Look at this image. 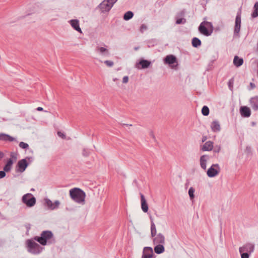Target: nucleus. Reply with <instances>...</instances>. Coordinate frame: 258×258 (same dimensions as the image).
Returning <instances> with one entry per match:
<instances>
[{"instance_id":"nucleus-36","label":"nucleus","mask_w":258,"mask_h":258,"mask_svg":"<svg viewBox=\"0 0 258 258\" xmlns=\"http://www.w3.org/2000/svg\"><path fill=\"white\" fill-rule=\"evenodd\" d=\"M19 147L22 149H26L29 147V145L28 144H27L26 143L21 142L19 144Z\"/></svg>"},{"instance_id":"nucleus-27","label":"nucleus","mask_w":258,"mask_h":258,"mask_svg":"<svg viewBox=\"0 0 258 258\" xmlns=\"http://www.w3.org/2000/svg\"><path fill=\"white\" fill-rule=\"evenodd\" d=\"M164 247L163 245L162 244H157L154 247L155 252L157 254H160L163 253L164 251Z\"/></svg>"},{"instance_id":"nucleus-5","label":"nucleus","mask_w":258,"mask_h":258,"mask_svg":"<svg viewBox=\"0 0 258 258\" xmlns=\"http://www.w3.org/2000/svg\"><path fill=\"white\" fill-rule=\"evenodd\" d=\"M22 202L28 207H32L36 204V200L32 194L27 193L23 196Z\"/></svg>"},{"instance_id":"nucleus-52","label":"nucleus","mask_w":258,"mask_h":258,"mask_svg":"<svg viewBox=\"0 0 258 258\" xmlns=\"http://www.w3.org/2000/svg\"><path fill=\"white\" fill-rule=\"evenodd\" d=\"M255 124V123L254 122H252V125H254Z\"/></svg>"},{"instance_id":"nucleus-21","label":"nucleus","mask_w":258,"mask_h":258,"mask_svg":"<svg viewBox=\"0 0 258 258\" xmlns=\"http://www.w3.org/2000/svg\"><path fill=\"white\" fill-rule=\"evenodd\" d=\"M211 128L212 131L214 132H219L221 130V127L219 122L217 120H214L211 123Z\"/></svg>"},{"instance_id":"nucleus-7","label":"nucleus","mask_w":258,"mask_h":258,"mask_svg":"<svg viewBox=\"0 0 258 258\" xmlns=\"http://www.w3.org/2000/svg\"><path fill=\"white\" fill-rule=\"evenodd\" d=\"M241 27V12H237L235 22V27L234 30V36L239 37V32Z\"/></svg>"},{"instance_id":"nucleus-6","label":"nucleus","mask_w":258,"mask_h":258,"mask_svg":"<svg viewBox=\"0 0 258 258\" xmlns=\"http://www.w3.org/2000/svg\"><path fill=\"white\" fill-rule=\"evenodd\" d=\"M117 1V0H104L99 5V9L102 13L108 12Z\"/></svg>"},{"instance_id":"nucleus-46","label":"nucleus","mask_w":258,"mask_h":258,"mask_svg":"<svg viewBox=\"0 0 258 258\" xmlns=\"http://www.w3.org/2000/svg\"><path fill=\"white\" fill-rule=\"evenodd\" d=\"M189 184V181H188V180H187V181H186V183H185V188H187V187L188 186Z\"/></svg>"},{"instance_id":"nucleus-29","label":"nucleus","mask_w":258,"mask_h":258,"mask_svg":"<svg viewBox=\"0 0 258 258\" xmlns=\"http://www.w3.org/2000/svg\"><path fill=\"white\" fill-rule=\"evenodd\" d=\"M253 10L251 14L252 18H254L258 16V2H256L253 6Z\"/></svg>"},{"instance_id":"nucleus-31","label":"nucleus","mask_w":258,"mask_h":258,"mask_svg":"<svg viewBox=\"0 0 258 258\" xmlns=\"http://www.w3.org/2000/svg\"><path fill=\"white\" fill-rule=\"evenodd\" d=\"M134 16V13L132 11H127L123 15V19L128 21L131 19Z\"/></svg>"},{"instance_id":"nucleus-33","label":"nucleus","mask_w":258,"mask_h":258,"mask_svg":"<svg viewBox=\"0 0 258 258\" xmlns=\"http://www.w3.org/2000/svg\"><path fill=\"white\" fill-rule=\"evenodd\" d=\"M202 113L204 116H207L209 114V109L207 106H204L202 109Z\"/></svg>"},{"instance_id":"nucleus-22","label":"nucleus","mask_w":258,"mask_h":258,"mask_svg":"<svg viewBox=\"0 0 258 258\" xmlns=\"http://www.w3.org/2000/svg\"><path fill=\"white\" fill-rule=\"evenodd\" d=\"M209 157L208 155H203L200 158V165L202 169L206 170L207 168V162L209 160Z\"/></svg>"},{"instance_id":"nucleus-20","label":"nucleus","mask_w":258,"mask_h":258,"mask_svg":"<svg viewBox=\"0 0 258 258\" xmlns=\"http://www.w3.org/2000/svg\"><path fill=\"white\" fill-rule=\"evenodd\" d=\"M153 242L156 244H163L165 243V237L162 234L158 233L154 238Z\"/></svg>"},{"instance_id":"nucleus-32","label":"nucleus","mask_w":258,"mask_h":258,"mask_svg":"<svg viewBox=\"0 0 258 258\" xmlns=\"http://www.w3.org/2000/svg\"><path fill=\"white\" fill-rule=\"evenodd\" d=\"M151 233L152 237H155L156 235V228L155 224L153 221L151 224Z\"/></svg>"},{"instance_id":"nucleus-37","label":"nucleus","mask_w":258,"mask_h":258,"mask_svg":"<svg viewBox=\"0 0 258 258\" xmlns=\"http://www.w3.org/2000/svg\"><path fill=\"white\" fill-rule=\"evenodd\" d=\"M104 63L109 67H112L114 64L113 62L111 60H105Z\"/></svg>"},{"instance_id":"nucleus-40","label":"nucleus","mask_w":258,"mask_h":258,"mask_svg":"<svg viewBox=\"0 0 258 258\" xmlns=\"http://www.w3.org/2000/svg\"><path fill=\"white\" fill-rule=\"evenodd\" d=\"M221 149V147L219 146H216L213 150L214 152L218 153Z\"/></svg>"},{"instance_id":"nucleus-24","label":"nucleus","mask_w":258,"mask_h":258,"mask_svg":"<svg viewBox=\"0 0 258 258\" xmlns=\"http://www.w3.org/2000/svg\"><path fill=\"white\" fill-rule=\"evenodd\" d=\"M213 148V143L211 141L206 142L202 147V150L204 151H209L212 150Z\"/></svg>"},{"instance_id":"nucleus-17","label":"nucleus","mask_w":258,"mask_h":258,"mask_svg":"<svg viewBox=\"0 0 258 258\" xmlns=\"http://www.w3.org/2000/svg\"><path fill=\"white\" fill-rule=\"evenodd\" d=\"M249 103L251 107L254 111L258 110V96L251 97L249 99Z\"/></svg>"},{"instance_id":"nucleus-9","label":"nucleus","mask_w":258,"mask_h":258,"mask_svg":"<svg viewBox=\"0 0 258 258\" xmlns=\"http://www.w3.org/2000/svg\"><path fill=\"white\" fill-rule=\"evenodd\" d=\"M220 168L219 164H213L207 170V174L209 177H213L219 174Z\"/></svg>"},{"instance_id":"nucleus-38","label":"nucleus","mask_w":258,"mask_h":258,"mask_svg":"<svg viewBox=\"0 0 258 258\" xmlns=\"http://www.w3.org/2000/svg\"><path fill=\"white\" fill-rule=\"evenodd\" d=\"M241 258H249L250 254L246 252H240Z\"/></svg>"},{"instance_id":"nucleus-12","label":"nucleus","mask_w":258,"mask_h":258,"mask_svg":"<svg viewBox=\"0 0 258 258\" xmlns=\"http://www.w3.org/2000/svg\"><path fill=\"white\" fill-rule=\"evenodd\" d=\"M254 245L252 243H248L239 248V252H244L251 254L254 250Z\"/></svg>"},{"instance_id":"nucleus-25","label":"nucleus","mask_w":258,"mask_h":258,"mask_svg":"<svg viewBox=\"0 0 258 258\" xmlns=\"http://www.w3.org/2000/svg\"><path fill=\"white\" fill-rule=\"evenodd\" d=\"M15 140H16L14 138L10 136L8 134L4 133L0 134V141L13 142Z\"/></svg>"},{"instance_id":"nucleus-43","label":"nucleus","mask_w":258,"mask_h":258,"mask_svg":"<svg viewBox=\"0 0 258 258\" xmlns=\"http://www.w3.org/2000/svg\"><path fill=\"white\" fill-rule=\"evenodd\" d=\"M6 176L5 171H0V179L4 178Z\"/></svg>"},{"instance_id":"nucleus-2","label":"nucleus","mask_w":258,"mask_h":258,"mask_svg":"<svg viewBox=\"0 0 258 258\" xmlns=\"http://www.w3.org/2000/svg\"><path fill=\"white\" fill-rule=\"evenodd\" d=\"M70 196L75 202L84 205L86 197L85 192L79 188H73L70 190Z\"/></svg>"},{"instance_id":"nucleus-15","label":"nucleus","mask_w":258,"mask_h":258,"mask_svg":"<svg viewBox=\"0 0 258 258\" xmlns=\"http://www.w3.org/2000/svg\"><path fill=\"white\" fill-rule=\"evenodd\" d=\"M153 249L151 247H145L143 249L142 258H152Z\"/></svg>"},{"instance_id":"nucleus-47","label":"nucleus","mask_w":258,"mask_h":258,"mask_svg":"<svg viewBox=\"0 0 258 258\" xmlns=\"http://www.w3.org/2000/svg\"><path fill=\"white\" fill-rule=\"evenodd\" d=\"M4 154L3 152H0V159H2L4 157Z\"/></svg>"},{"instance_id":"nucleus-30","label":"nucleus","mask_w":258,"mask_h":258,"mask_svg":"<svg viewBox=\"0 0 258 258\" xmlns=\"http://www.w3.org/2000/svg\"><path fill=\"white\" fill-rule=\"evenodd\" d=\"M191 43L194 47H198L201 45V41L197 37L192 38Z\"/></svg>"},{"instance_id":"nucleus-56","label":"nucleus","mask_w":258,"mask_h":258,"mask_svg":"<svg viewBox=\"0 0 258 258\" xmlns=\"http://www.w3.org/2000/svg\"><path fill=\"white\" fill-rule=\"evenodd\" d=\"M230 82L229 81V86H230Z\"/></svg>"},{"instance_id":"nucleus-34","label":"nucleus","mask_w":258,"mask_h":258,"mask_svg":"<svg viewBox=\"0 0 258 258\" xmlns=\"http://www.w3.org/2000/svg\"><path fill=\"white\" fill-rule=\"evenodd\" d=\"M195 191V189L194 187H190L188 190V195L190 200L193 199L195 198L194 192Z\"/></svg>"},{"instance_id":"nucleus-35","label":"nucleus","mask_w":258,"mask_h":258,"mask_svg":"<svg viewBox=\"0 0 258 258\" xmlns=\"http://www.w3.org/2000/svg\"><path fill=\"white\" fill-rule=\"evenodd\" d=\"M148 29V26L147 25L145 24H142L141 27H140V31L142 33H143L145 31H146Z\"/></svg>"},{"instance_id":"nucleus-55","label":"nucleus","mask_w":258,"mask_h":258,"mask_svg":"<svg viewBox=\"0 0 258 258\" xmlns=\"http://www.w3.org/2000/svg\"><path fill=\"white\" fill-rule=\"evenodd\" d=\"M27 229H29V228H30V227L28 226V227H27Z\"/></svg>"},{"instance_id":"nucleus-14","label":"nucleus","mask_w":258,"mask_h":258,"mask_svg":"<svg viewBox=\"0 0 258 258\" xmlns=\"http://www.w3.org/2000/svg\"><path fill=\"white\" fill-rule=\"evenodd\" d=\"M151 61L146 60V59H141L139 62L137 63L135 65V67L139 69H147L151 65Z\"/></svg>"},{"instance_id":"nucleus-54","label":"nucleus","mask_w":258,"mask_h":258,"mask_svg":"<svg viewBox=\"0 0 258 258\" xmlns=\"http://www.w3.org/2000/svg\"><path fill=\"white\" fill-rule=\"evenodd\" d=\"M27 159H30L31 158H30V157H27Z\"/></svg>"},{"instance_id":"nucleus-18","label":"nucleus","mask_w":258,"mask_h":258,"mask_svg":"<svg viewBox=\"0 0 258 258\" xmlns=\"http://www.w3.org/2000/svg\"><path fill=\"white\" fill-rule=\"evenodd\" d=\"M240 112L242 116L244 117H248L251 115V111L249 107L243 106L240 108Z\"/></svg>"},{"instance_id":"nucleus-28","label":"nucleus","mask_w":258,"mask_h":258,"mask_svg":"<svg viewBox=\"0 0 258 258\" xmlns=\"http://www.w3.org/2000/svg\"><path fill=\"white\" fill-rule=\"evenodd\" d=\"M13 164V161L12 159H9L7 162V164L4 167V170L5 172H9L11 169L12 165Z\"/></svg>"},{"instance_id":"nucleus-49","label":"nucleus","mask_w":258,"mask_h":258,"mask_svg":"<svg viewBox=\"0 0 258 258\" xmlns=\"http://www.w3.org/2000/svg\"><path fill=\"white\" fill-rule=\"evenodd\" d=\"M139 46H137V47H135L134 48V49H135V50H138L139 49Z\"/></svg>"},{"instance_id":"nucleus-45","label":"nucleus","mask_w":258,"mask_h":258,"mask_svg":"<svg viewBox=\"0 0 258 258\" xmlns=\"http://www.w3.org/2000/svg\"><path fill=\"white\" fill-rule=\"evenodd\" d=\"M36 110L37 111H43V108L41 107H38L36 108Z\"/></svg>"},{"instance_id":"nucleus-19","label":"nucleus","mask_w":258,"mask_h":258,"mask_svg":"<svg viewBox=\"0 0 258 258\" xmlns=\"http://www.w3.org/2000/svg\"><path fill=\"white\" fill-rule=\"evenodd\" d=\"M185 12L184 11H181L180 13L177 14L176 16V24H185L186 22V19L182 18V17L184 15Z\"/></svg>"},{"instance_id":"nucleus-13","label":"nucleus","mask_w":258,"mask_h":258,"mask_svg":"<svg viewBox=\"0 0 258 258\" xmlns=\"http://www.w3.org/2000/svg\"><path fill=\"white\" fill-rule=\"evenodd\" d=\"M164 62L165 64H167L170 66L172 68H174V66H172L175 63H177L176 57L172 54L167 55L164 58Z\"/></svg>"},{"instance_id":"nucleus-23","label":"nucleus","mask_w":258,"mask_h":258,"mask_svg":"<svg viewBox=\"0 0 258 258\" xmlns=\"http://www.w3.org/2000/svg\"><path fill=\"white\" fill-rule=\"evenodd\" d=\"M141 198V207L144 212H147L148 211V206L144 196L142 194H140Z\"/></svg>"},{"instance_id":"nucleus-26","label":"nucleus","mask_w":258,"mask_h":258,"mask_svg":"<svg viewBox=\"0 0 258 258\" xmlns=\"http://www.w3.org/2000/svg\"><path fill=\"white\" fill-rule=\"evenodd\" d=\"M243 63V59L239 57L238 56H235L233 59V64L236 67H240Z\"/></svg>"},{"instance_id":"nucleus-48","label":"nucleus","mask_w":258,"mask_h":258,"mask_svg":"<svg viewBox=\"0 0 258 258\" xmlns=\"http://www.w3.org/2000/svg\"><path fill=\"white\" fill-rule=\"evenodd\" d=\"M250 86H251L252 88H254V87H255V85H254V84H253V83H250Z\"/></svg>"},{"instance_id":"nucleus-53","label":"nucleus","mask_w":258,"mask_h":258,"mask_svg":"<svg viewBox=\"0 0 258 258\" xmlns=\"http://www.w3.org/2000/svg\"><path fill=\"white\" fill-rule=\"evenodd\" d=\"M31 190H32V191H34V188H32V189H31Z\"/></svg>"},{"instance_id":"nucleus-16","label":"nucleus","mask_w":258,"mask_h":258,"mask_svg":"<svg viewBox=\"0 0 258 258\" xmlns=\"http://www.w3.org/2000/svg\"><path fill=\"white\" fill-rule=\"evenodd\" d=\"M72 28L77 32L82 33V31L80 27L79 21L77 19H72L69 21Z\"/></svg>"},{"instance_id":"nucleus-39","label":"nucleus","mask_w":258,"mask_h":258,"mask_svg":"<svg viewBox=\"0 0 258 258\" xmlns=\"http://www.w3.org/2000/svg\"><path fill=\"white\" fill-rule=\"evenodd\" d=\"M57 135H58L59 137H60L61 138H62V139H65V138H66V135H65V134H64L63 133H62V132H60V131H59V132H57Z\"/></svg>"},{"instance_id":"nucleus-44","label":"nucleus","mask_w":258,"mask_h":258,"mask_svg":"<svg viewBox=\"0 0 258 258\" xmlns=\"http://www.w3.org/2000/svg\"><path fill=\"white\" fill-rule=\"evenodd\" d=\"M150 136L154 139H155V136L154 135V133H153V131H150Z\"/></svg>"},{"instance_id":"nucleus-51","label":"nucleus","mask_w":258,"mask_h":258,"mask_svg":"<svg viewBox=\"0 0 258 258\" xmlns=\"http://www.w3.org/2000/svg\"><path fill=\"white\" fill-rule=\"evenodd\" d=\"M113 80L114 82H115L116 80H117V78H114L113 79Z\"/></svg>"},{"instance_id":"nucleus-10","label":"nucleus","mask_w":258,"mask_h":258,"mask_svg":"<svg viewBox=\"0 0 258 258\" xmlns=\"http://www.w3.org/2000/svg\"><path fill=\"white\" fill-rule=\"evenodd\" d=\"M107 46L103 44V46L97 45L95 47V51L100 55L108 56L110 55L109 50L107 48Z\"/></svg>"},{"instance_id":"nucleus-42","label":"nucleus","mask_w":258,"mask_h":258,"mask_svg":"<svg viewBox=\"0 0 258 258\" xmlns=\"http://www.w3.org/2000/svg\"><path fill=\"white\" fill-rule=\"evenodd\" d=\"M128 76H124L123 77V79H122V83H124V84H126L128 82Z\"/></svg>"},{"instance_id":"nucleus-11","label":"nucleus","mask_w":258,"mask_h":258,"mask_svg":"<svg viewBox=\"0 0 258 258\" xmlns=\"http://www.w3.org/2000/svg\"><path fill=\"white\" fill-rule=\"evenodd\" d=\"M29 165L26 159H23L18 161L17 164L18 168L16 169L17 172L22 173L25 171L26 168Z\"/></svg>"},{"instance_id":"nucleus-3","label":"nucleus","mask_w":258,"mask_h":258,"mask_svg":"<svg viewBox=\"0 0 258 258\" xmlns=\"http://www.w3.org/2000/svg\"><path fill=\"white\" fill-rule=\"evenodd\" d=\"M27 245L28 251L34 254H39L43 249L39 244L31 239L27 240Z\"/></svg>"},{"instance_id":"nucleus-8","label":"nucleus","mask_w":258,"mask_h":258,"mask_svg":"<svg viewBox=\"0 0 258 258\" xmlns=\"http://www.w3.org/2000/svg\"><path fill=\"white\" fill-rule=\"evenodd\" d=\"M44 205L47 207V209L50 210H54L58 209L60 202L56 200L53 203L49 199L45 198L44 199Z\"/></svg>"},{"instance_id":"nucleus-50","label":"nucleus","mask_w":258,"mask_h":258,"mask_svg":"<svg viewBox=\"0 0 258 258\" xmlns=\"http://www.w3.org/2000/svg\"><path fill=\"white\" fill-rule=\"evenodd\" d=\"M122 125H126V126L130 125V126H131L132 124H124V123H123V124H122Z\"/></svg>"},{"instance_id":"nucleus-41","label":"nucleus","mask_w":258,"mask_h":258,"mask_svg":"<svg viewBox=\"0 0 258 258\" xmlns=\"http://www.w3.org/2000/svg\"><path fill=\"white\" fill-rule=\"evenodd\" d=\"M89 154V152L87 149H84L83 151V155L84 156H88Z\"/></svg>"},{"instance_id":"nucleus-4","label":"nucleus","mask_w":258,"mask_h":258,"mask_svg":"<svg viewBox=\"0 0 258 258\" xmlns=\"http://www.w3.org/2000/svg\"><path fill=\"white\" fill-rule=\"evenodd\" d=\"M199 30L205 36H210L213 31L212 23L209 22H202L199 27Z\"/></svg>"},{"instance_id":"nucleus-1","label":"nucleus","mask_w":258,"mask_h":258,"mask_svg":"<svg viewBox=\"0 0 258 258\" xmlns=\"http://www.w3.org/2000/svg\"><path fill=\"white\" fill-rule=\"evenodd\" d=\"M34 239L42 245L54 243L55 240L52 232L49 230L43 231L40 236H35Z\"/></svg>"}]
</instances>
